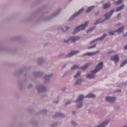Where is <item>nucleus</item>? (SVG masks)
Masks as SVG:
<instances>
[{
  "label": "nucleus",
  "instance_id": "f257e3e1",
  "mask_svg": "<svg viewBox=\"0 0 127 127\" xmlns=\"http://www.w3.org/2000/svg\"><path fill=\"white\" fill-rule=\"evenodd\" d=\"M88 22H85L84 24H82L80 26L76 27V28H75L74 32H72V34H75V33H77L80 31L83 30L88 25Z\"/></svg>",
  "mask_w": 127,
  "mask_h": 127
},
{
  "label": "nucleus",
  "instance_id": "f03ea898",
  "mask_svg": "<svg viewBox=\"0 0 127 127\" xmlns=\"http://www.w3.org/2000/svg\"><path fill=\"white\" fill-rule=\"evenodd\" d=\"M80 38L79 37H71L70 38H69L67 40H64V42L65 43H73L76 42V41H78Z\"/></svg>",
  "mask_w": 127,
  "mask_h": 127
},
{
  "label": "nucleus",
  "instance_id": "7ed1b4c3",
  "mask_svg": "<svg viewBox=\"0 0 127 127\" xmlns=\"http://www.w3.org/2000/svg\"><path fill=\"white\" fill-rule=\"evenodd\" d=\"M103 64V63L102 62H100L99 64H97L95 69L91 71V73L95 74L96 72H97V71L102 69Z\"/></svg>",
  "mask_w": 127,
  "mask_h": 127
},
{
  "label": "nucleus",
  "instance_id": "20e7f679",
  "mask_svg": "<svg viewBox=\"0 0 127 127\" xmlns=\"http://www.w3.org/2000/svg\"><path fill=\"white\" fill-rule=\"evenodd\" d=\"M124 30V26H122V27L119 28V29L116 31L114 32H109V34L111 35H115L117 33V34H119V33H121Z\"/></svg>",
  "mask_w": 127,
  "mask_h": 127
},
{
  "label": "nucleus",
  "instance_id": "39448f33",
  "mask_svg": "<svg viewBox=\"0 0 127 127\" xmlns=\"http://www.w3.org/2000/svg\"><path fill=\"white\" fill-rule=\"evenodd\" d=\"M83 11H84V8H82L77 12L75 13L71 17H70L69 19V21H71V20L73 19L75 16L78 15L80 13H81Z\"/></svg>",
  "mask_w": 127,
  "mask_h": 127
},
{
  "label": "nucleus",
  "instance_id": "423d86ee",
  "mask_svg": "<svg viewBox=\"0 0 127 127\" xmlns=\"http://www.w3.org/2000/svg\"><path fill=\"white\" fill-rule=\"evenodd\" d=\"M111 60L114 61L115 64H116L119 61L120 58L118 55H115L114 56H113L111 58Z\"/></svg>",
  "mask_w": 127,
  "mask_h": 127
},
{
  "label": "nucleus",
  "instance_id": "0eeeda50",
  "mask_svg": "<svg viewBox=\"0 0 127 127\" xmlns=\"http://www.w3.org/2000/svg\"><path fill=\"white\" fill-rule=\"evenodd\" d=\"M106 101L111 102V103H114L116 101V98L115 97H107L105 98Z\"/></svg>",
  "mask_w": 127,
  "mask_h": 127
},
{
  "label": "nucleus",
  "instance_id": "6e6552de",
  "mask_svg": "<svg viewBox=\"0 0 127 127\" xmlns=\"http://www.w3.org/2000/svg\"><path fill=\"white\" fill-rule=\"evenodd\" d=\"M114 12V10H111L109 12L106 13L105 15V20H107V19H109L111 17V15H112V14Z\"/></svg>",
  "mask_w": 127,
  "mask_h": 127
},
{
  "label": "nucleus",
  "instance_id": "1a4fd4ad",
  "mask_svg": "<svg viewBox=\"0 0 127 127\" xmlns=\"http://www.w3.org/2000/svg\"><path fill=\"white\" fill-rule=\"evenodd\" d=\"M107 36L106 34H104L101 37L99 38L98 39H96L95 40H94L93 41L91 42V44H92L93 43H94L95 42H97L98 40V41H102L103 39L105 38V37Z\"/></svg>",
  "mask_w": 127,
  "mask_h": 127
},
{
  "label": "nucleus",
  "instance_id": "9d476101",
  "mask_svg": "<svg viewBox=\"0 0 127 127\" xmlns=\"http://www.w3.org/2000/svg\"><path fill=\"white\" fill-rule=\"evenodd\" d=\"M109 123V121H106L105 122L101 123L100 126H98L96 127H105V126Z\"/></svg>",
  "mask_w": 127,
  "mask_h": 127
},
{
  "label": "nucleus",
  "instance_id": "9b49d317",
  "mask_svg": "<svg viewBox=\"0 0 127 127\" xmlns=\"http://www.w3.org/2000/svg\"><path fill=\"white\" fill-rule=\"evenodd\" d=\"M79 53V51H73L71 52L70 54H69L68 55L66 56L67 57H72L73 55Z\"/></svg>",
  "mask_w": 127,
  "mask_h": 127
},
{
  "label": "nucleus",
  "instance_id": "f8f14e48",
  "mask_svg": "<svg viewBox=\"0 0 127 127\" xmlns=\"http://www.w3.org/2000/svg\"><path fill=\"white\" fill-rule=\"evenodd\" d=\"M85 97L82 95H80L78 96L77 99L76 100L75 102H79V101H81V100H82L83 99V98H84Z\"/></svg>",
  "mask_w": 127,
  "mask_h": 127
},
{
  "label": "nucleus",
  "instance_id": "ddd939ff",
  "mask_svg": "<svg viewBox=\"0 0 127 127\" xmlns=\"http://www.w3.org/2000/svg\"><path fill=\"white\" fill-rule=\"evenodd\" d=\"M99 53L98 51L96 52H93V53H87L84 56H92L95 55L96 53Z\"/></svg>",
  "mask_w": 127,
  "mask_h": 127
},
{
  "label": "nucleus",
  "instance_id": "4468645a",
  "mask_svg": "<svg viewBox=\"0 0 127 127\" xmlns=\"http://www.w3.org/2000/svg\"><path fill=\"white\" fill-rule=\"evenodd\" d=\"M91 64V63L86 64L84 66L81 67V69H86L88 66L90 65Z\"/></svg>",
  "mask_w": 127,
  "mask_h": 127
},
{
  "label": "nucleus",
  "instance_id": "2eb2a0df",
  "mask_svg": "<svg viewBox=\"0 0 127 127\" xmlns=\"http://www.w3.org/2000/svg\"><path fill=\"white\" fill-rule=\"evenodd\" d=\"M111 4L110 3H106L104 5H103V8L104 9H107L108 8H109Z\"/></svg>",
  "mask_w": 127,
  "mask_h": 127
},
{
  "label": "nucleus",
  "instance_id": "dca6fc26",
  "mask_svg": "<svg viewBox=\"0 0 127 127\" xmlns=\"http://www.w3.org/2000/svg\"><path fill=\"white\" fill-rule=\"evenodd\" d=\"M124 5H121L120 7H118L116 8V12H118V11H120L121 10H122V9H123V8H124Z\"/></svg>",
  "mask_w": 127,
  "mask_h": 127
},
{
  "label": "nucleus",
  "instance_id": "f3484780",
  "mask_svg": "<svg viewBox=\"0 0 127 127\" xmlns=\"http://www.w3.org/2000/svg\"><path fill=\"white\" fill-rule=\"evenodd\" d=\"M95 75L94 74H87V78H91V79H93L95 77Z\"/></svg>",
  "mask_w": 127,
  "mask_h": 127
},
{
  "label": "nucleus",
  "instance_id": "a211bd4d",
  "mask_svg": "<svg viewBox=\"0 0 127 127\" xmlns=\"http://www.w3.org/2000/svg\"><path fill=\"white\" fill-rule=\"evenodd\" d=\"M96 96L94 94H89L87 95H86L85 98H94Z\"/></svg>",
  "mask_w": 127,
  "mask_h": 127
},
{
  "label": "nucleus",
  "instance_id": "6ab92c4d",
  "mask_svg": "<svg viewBox=\"0 0 127 127\" xmlns=\"http://www.w3.org/2000/svg\"><path fill=\"white\" fill-rule=\"evenodd\" d=\"M94 7V6H90L88 7L86 11V13H89L90 11H91L93 8Z\"/></svg>",
  "mask_w": 127,
  "mask_h": 127
},
{
  "label": "nucleus",
  "instance_id": "aec40b11",
  "mask_svg": "<svg viewBox=\"0 0 127 127\" xmlns=\"http://www.w3.org/2000/svg\"><path fill=\"white\" fill-rule=\"evenodd\" d=\"M82 80L81 79H78L76 81V82L74 83V85H78L82 83Z\"/></svg>",
  "mask_w": 127,
  "mask_h": 127
},
{
  "label": "nucleus",
  "instance_id": "412c9836",
  "mask_svg": "<svg viewBox=\"0 0 127 127\" xmlns=\"http://www.w3.org/2000/svg\"><path fill=\"white\" fill-rule=\"evenodd\" d=\"M81 75V73L80 72H77L75 75L74 76V78H78Z\"/></svg>",
  "mask_w": 127,
  "mask_h": 127
},
{
  "label": "nucleus",
  "instance_id": "4be33fe9",
  "mask_svg": "<svg viewBox=\"0 0 127 127\" xmlns=\"http://www.w3.org/2000/svg\"><path fill=\"white\" fill-rule=\"evenodd\" d=\"M126 64H127V59H126L125 61H124L121 64L120 67H123Z\"/></svg>",
  "mask_w": 127,
  "mask_h": 127
},
{
  "label": "nucleus",
  "instance_id": "5701e85b",
  "mask_svg": "<svg viewBox=\"0 0 127 127\" xmlns=\"http://www.w3.org/2000/svg\"><path fill=\"white\" fill-rule=\"evenodd\" d=\"M123 1L122 0H119L118 1H116L114 2V4L116 5H119L121 4L122 3Z\"/></svg>",
  "mask_w": 127,
  "mask_h": 127
},
{
  "label": "nucleus",
  "instance_id": "b1692460",
  "mask_svg": "<svg viewBox=\"0 0 127 127\" xmlns=\"http://www.w3.org/2000/svg\"><path fill=\"white\" fill-rule=\"evenodd\" d=\"M78 68V66L74 65L71 67V69L74 70L75 69H76Z\"/></svg>",
  "mask_w": 127,
  "mask_h": 127
},
{
  "label": "nucleus",
  "instance_id": "393cba45",
  "mask_svg": "<svg viewBox=\"0 0 127 127\" xmlns=\"http://www.w3.org/2000/svg\"><path fill=\"white\" fill-rule=\"evenodd\" d=\"M57 116H60V117H64V115L63 114H61V113H58V114H57Z\"/></svg>",
  "mask_w": 127,
  "mask_h": 127
},
{
  "label": "nucleus",
  "instance_id": "a878e982",
  "mask_svg": "<svg viewBox=\"0 0 127 127\" xmlns=\"http://www.w3.org/2000/svg\"><path fill=\"white\" fill-rule=\"evenodd\" d=\"M83 106V105L82 103H80V104H78L77 105V108H81Z\"/></svg>",
  "mask_w": 127,
  "mask_h": 127
},
{
  "label": "nucleus",
  "instance_id": "bb28decb",
  "mask_svg": "<svg viewBox=\"0 0 127 127\" xmlns=\"http://www.w3.org/2000/svg\"><path fill=\"white\" fill-rule=\"evenodd\" d=\"M51 76L50 75H47L46 76H45V77L44 78L45 79V80H46V79H49V78L51 77Z\"/></svg>",
  "mask_w": 127,
  "mask_h": 127
},
{
  "label": "nucleus",
  "instance_id": "cd10ccee",
  "mask_svg": "<svg viewBox=\"0 0 127 127\" xmlns=\"http://www.w3.org/2000/svg\"><path fill=\"white\" fill-rule=\"evenodd\" d=\"M68 29H69V28L65 27V30H64V29H62V30H63V31L65 32L67 31Z\"/></svg>",
  "mask_w": 127,
  "mask_h": 127
},
{
  "label": "nucleus",
  "instance_id": "c85d7f7f",
  "mask_svg": "<svg viewBox=\"0 0 127 127\" xmlns=\"http://www.w3.org/2000/svg\"><path fill=\"white\" fill-rule=\"evenodd\" d=\"M102 22H103V21H99V20H98L96 21V22L95 24L96 25V24H99V23H101Z\"/></svg>",
  "mask_w": 127,
  "mask_h": 127
},
{
  "label": "nucleus",
  "instance_id": "c756f323",
  "mask_svg": "<svg viewBox=\"0 0 127 127\" xmlns=\"http://www.w3.org/2000/svg\"><path fill=\"white\" fill-rule=\"evenodd\" d=\"M96 46V45H93V46H91V47H90L89 48H88L87 49H90L93 48L95 47Z\"/></svg>",
  "mask_w": 127,
  "mask_h": 127
},
{
  "label": "nucleus",
  "instance_id": "7c9ffc66",
  "mask_svg": "<svg viewBox=\"0 0 127 127\" xmlns=\"http://www.w3.org/2000/svg\"><path fill=\"white\" fill-rule=\"evenodd\" d=\"M71 124L72 125H76V124L73 121L71 122Z\"/></svg>",
  "mask_w": 127,
  "mask_h": 127
},
{
  "label": "nucleus",
  "instance_id": "2f4dec72",
  "mask_svg": "<svg viewBox=\"0 0 127 127\" xmlns=\"http://www.w3.org/2000/svg\"><path fill=\"white\" fill-rule=\"evenodd\" d=\"M94 29V28L89 29L88 31H87V33H88L89 32L92 31Z\"/></svg>",
  "mask_w": 127,
  "mask_h": 127
},
{
  "label": "nucleus",
  "instance_id": "473e14b6",
  "mask_svg": "<svg viewBox=\"0 0 127 127\" xmlns=\"http://www.w3.org/2000/svg\"><path fill=\"white\" fill-rule=\"evenodd\" d=\"M70 103H71L70 101H68L67 103H65V105H66L67 104H69Z\"/></svg>",
  "mask_w": 127,
  "mask_h": 127
},
{
  "label": "nucleus",
  "instance_id": "72a5a7b5",
  "mask_svg": "<svg viewBox=\"0 0 127 127\" xmlns=\"http://www.w3.org/2000/svg\"><path fill=\"white\" fill-rule=\"evenodd\" d=\"M124 49H125V50L127 49V45H126V46H125Z\"/></svg>",
  "mask_w": 127,
  "mask_h": 127
},
{
  "label": "nucleus",
  "instance_id": "f704fd0d",
  "mask_svg": "<svg viewBox=\"0 0 127 127\" xmlns=\"http://www.w3.org/2000/svg\"><path fill=\"white\" fill-rule=\"evenodd\" d=\"M127 36V32L124 35V37Z\"/></svg>",
  "mask_w": 127,
  "mask_h": 127
},
{
  "label": "nucleus",
  "instance_id": "c9c22d12",
  "mask_svg": "<svg viewBox=\"0 0 127 127\" xmlns=\"http://www.w3.org/2000/svg\"><path fill=\"white\" fill-rule=\"evenodd\" d=\"M75 113H76V112H72V114L73 115L75 114Z\"/></svg>",
  "mask_w": 127,
  "mask_h": 127
},
{
  "label": "nucleus",
  "instance_id": "e433bc0d",
  "mask_svg": "<svg viewBox=\"0 0 127 127\" xmlns=\"http://www.w3.org/2000/svg\"><path fill=\"white\" fill-rule=\"evenodd\" d=\"M99 12H96L95 13V15H97L98 14H99Z\"/></svg>",
  "mask_w": 127,
  "mask_h": 127
},
{
  "label": "nucleus",
  "instance_id": "4c0bfd02",
  "mask_svg": "<svg viewBox=\"0 0 127 127\" xmlns=\"http://www.w3.org/2000/svg\"><path fill=\"white\" fill-rule=\"evenodd\" d=\"M120 16H121V13H119V14H118V17H119Z\"/></svg>",
  "mask_w": 127,
  "mask_h": 127
},
{
  "label": "nucleus",
  "instance_id": "58836bf2",
  "mask_svg": "<svg viewBox=\"0 0 127 127\" xmlns=\"http://www.w3.org/2000/svg\"><path fill=\"white\" fill-rule=\"evenodd\" d=\"M54 102L55 103H56V104H57V103H58L59 102H58H58H55H55Z\"/></svg>",
  "mask_w": 127,
  "mask_h": 127
},
{
  "label": "nucleus",
  "instance_id": "ea45409f",
  "mask_svg": "<svg viewBox=\"0 0 127 127\" xmlns=\"http://www.w3.org/2000/svg\"><path fill=\"white\" fill-rule=\"evenodd\" d=\"M121 90H117V92H121Z\"/></svg>",
  "mask_w": 127,
  "mask_h": 127
},
{
  "label": "nucleus",
  "instance_id": "a19ab883",
  "mask_svg": "<svg viewBox=\"0 0 127 127\" xmlns=\"http://www.w3.org/2000/svg\"><path fill=\"white\" fill-rule=\"evenodd\" d=\"M91 112L90 111H88V113H90Z\"/></svg>",
  "mask_w": 127,
  "mask_h": 127
},
{
  "label": "nucleus",
  "instance_id": "79ce46f5",
  "mask_svg": "<svg viewBox=\"0 0 127 127\" xmlns=\"http://www.w3.org/2000/svg\"><path fill=\"white\" fill-rule=\"evenodd\" d=\"M124 127H127V126H124Z\"/></svg>",
  "mask_w": 127,
  "mask_h": 127
},
{
  "label": "nucleus",
  "instance_id": "37998d69",
  "mask_svg": "<svg viewBox=\"0 0 127 127\" xmlns=\"http://www.w3.org/2000/svg\"><path fill=\"white\" fill-rule=\"evenodd\" d=\"M41 90H42V88H41Z\"/></svg>",
  "mask_w": 127,
  "mask_h": 127
}]
</instances>
